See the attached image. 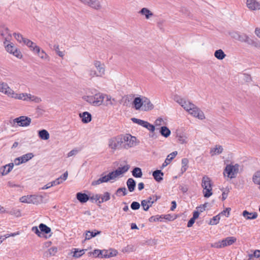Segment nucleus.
<instances>
[{"mask_svg": "<svg viewBox=\"0 0 260 260\" xmlns=\"http://www.w3.org/2000/svg\"><path fill=\"white\" fill-rule=\"evenodd\" d=\"M133 105L136 110L148 111L152 110L154 108L150 100L145 96L135 98L133 102Z\"/></svg>", "mask_w": 260, "mask_h": 260, "instance_id": "obj_2", "label": "nucleus"}, {"mask_svg": "<svg viewBox=\"0 0 260 260\" xmlns=\"http://www.w3.org/2000/svg\"><path fill=\"white\" fill-rule=\"evenodd\" d=\"M100 201H99V204L107 202L110 199V194L108 192H105L103 194L101 195Z\"/></svg>", "mask_w": 260, "mask_h": 260, "instance_id": "obj_40", "label": "nucleus"}, {"mask_svg": "<svg viewBox=\"0 0 260 260\" xmlns=\"http://www.w3.org/2000/svg\"><path fill=\"white\" fill-rule=\"evenodd\" d=\"M14 123H17L20 126H27L31 122V119L26 116H20L13 120Z\"/></svg>", "mask_w": 260, "mask_h": 260, "instance_id": "obj_11", "label": "nucleus"}, {"mask_svg": "<svg viewBox=\"0 0 260 260\" xmlns=\"http://www.w3.org/2000/svg\"><path fill=\"white\" fill-rule=\"evenodd\" d=\"M123 142L124 141L125 144L124 145V147L125 149H128L131 147H133L136 146L139 142H137V138L136 137L133 136L130 134H126L123 135Z\"/></svg>", "mask_w": 260, "mask_h": 260, "instance_id": "obj_8", "label": "nucleus"}, {"mask_svg": "<svg viewBox=\"0 0 260 260\" xmlns=\"http://www.w3.org/2000/svg\"><path fill=\"white\" fill-rule=\"evenodd\" d=\"M109 180L108 174L107 175L103 176L96 180H94L91 182V185L96 186L101 183L108 182Z\"/></svg>", "mask_w": 260, "mask_h": 260, "instance_id": "obj_21", "label": "nucleus"}, {"mask_svg": "<svg viewBox=\"0 0 260 260\" xmlns=\"http://www.w3.org/2000/svg\"><path fill=\"white\" fill-rule=\"evenodd\" d=\"M104 96L105 98H106V106H113L115 104L116 102V100L115 99L112 98V97L110 95L104 94Z\"/></svg>", "mask_w": 260, "mask_h": 260, "instance_id": "obj_32", "label": "nucleus"}, {"mask_svg": "<svg viewBox=\"0 0 260 260\" xmlns=\"http://www.w3.org/2000/svg\"><path fill=\"white\" fill-rule=\"evenodd\" d=\"M30 204H38L42 200L43 197L37 195H30Z\"/></svg>", "mask_w": 260, "mask_h": 260, "instance_id": "obj_31", "label": "nucleus"}, {"mask_svg": "<svg viewBox=\"0 0 260 260\" xmlns=\"http://www.w3.org/2000/svg\"><path fill=\"white\" fill-rule=\"evenodd\" d=\"M132 175L136 178H141L143 175L141 169L138 167L135 168L132 171Z\"/></svg>", "mask_w": 260, "mask_h": 260, "instance_id": "obj_37", "label": "nucleus"}, {"mask_svg": "<svg viewBox=\"0 0 260 260\" xmlns=\"http://www.w3.org/2000/svg\"><path fill=\"white\" fill-rule=\"evenodd\" d=\"M34 53H37L38 55L42 59L47 60H49V57L47 55V54L43 50H41V48L39 47V51H38L37 50H36Z\"/></svg>", "mask_w": 260, "mask_h": 260, "instance_id": "obj_29", "label": "nucleus"}, {"mask_svg": "<svg viewBox=\"0 0 260 260\" xmlns=\"http://www.w3.org/2000/svg\"><path fill=\"white\" fill-rule=\"evenodd\" d=\"M57 251V248L56 247H52L45 252L44 255L47 257L54 256Z\"/></svg>", "mask_w": 260, "mask_h": 260, "instance_id": "obj_33", "label": "nucleus"}, {"mask_svg": "<svg viewBox=\"0 0 260 260\" xmlns=\"http://www.w3.org/2000/svg\"><path fill=\"white\" fill-rule=\"evenodd\" d=\"M76 198L81 203H86L89 200V197L86 193L82 192L77 193Z\"/></svg>", "mask_w": 260, "mask_h": 260, "instance_id": "obj_22", "label": "nucleus"}, {"mask_svg": "<svg viewBox=\"0 0 260 260\" xmlns=\"http://www.w3.org/2000/svg\"><path fill=\"white\" fill-rule=\"evenodd\" d=\"M152 176L157 182H159L163 180L164 173L161 170H157L152 173Z\"/></svg>", "mask_w": 260, "mask_h": 260, "instance_id": "obj_26", "label": "nucleus"}, {"mask_svg": "<svg viewBox=\"0 0 260 260\" xmlns=\"http://www.w3.org/2000/svg\"><path fill=\"white\" fill-rule=\"evenodd\" d=\"M93 64L97 70L96 72L98 73V75L100 76V77H102L105 74V72L104 64L101 63L100 61L95 60L93 62Z\"/></svg>", "mask_w": 260, "mask_h": 260, "instance_id": "obj_14", "label": "nucleus"}, {"mask_svg": "<svg viewBox=\"0 0 260 260\" xmlns=\"http://www.w3.org/2000/svg\"><path fill=\"white\" fill-rule=\"evenodd\" d=\"M88 73H89V75L91 77H100V76H99L98 75V73H97L96 71L93 70H89L88 71Z\"/></svg>", "mask_w": 260, "mask_h": 260, "instance_id": "obj_62", "label": "nucleus"}, {"mask_svg": "<svg viewBox=\"0 0 260 260\" xmlns=\"http://www.w3.org/2000/svg\"><path fill=\"white\" fill-rule=\"evenodd\" d=\"M236 240V238L234 237H228L222 240L212 243L211 247L216 248H222L232 245Z\"/></svg>", "mask_w": 260, "mask_h": 260, "instance_id": "obj_6", "label": "nucleus"}, {"mask_svg": "<svg viewBox=\"0 0 260 260\" xmlns=\"http://www.w3.org/2000/svg\"><path fill=\"white\" fill-rule=\"evenodd\" d=\"M14 163H10L0 168V173L3 176L8 174L13 169Z\"/></svg>", "mask_w": 260, "mask_h": 260, "instance_id": "obj_17", "label": "nucleus"}, {"mask_svg": "<svg viewBox=\"0 0 260 260\" xmlns=\"http://www.w3.org/2000/svg\"><path fill=\"white\" fill-rule=\"evenodd\" d=\"M105 99L104 94L102 93L95 94L94 95V106H100L102 105Z\"/></svg>", "mask_w": 260, "mask_h": 260, "instance_id": "obj_19", "label": "nucleus"}, {"mask_svg": "<svg viewBox=\"0 0 260 260\" xmlns=\"http://www.w3.org/2000/svg\"><path fill=\"white\" fill-rule=\"evenodd\" d=\"M153 205V202L146 201L142 200L141 201V206L144 211H148L149 208Z\"/></svg>", "mask_w": 260, "mask_h": 260, "instance_id": "obj_39", "label": "nucleus"}, {"mask_svg": "<svg viewBox=\"0 0 260 260\" xmlns=\"http://www.w3.org/2000/svg\"><path fill=\"white\" fill-rule=\"evenodd\" d=\"M39 228L42 233L46 234L50 233L51 231V229L44 223H40Z\"/></svg>", "mask_w": 260, "mask_h": 260, "instance_id": "obj_35", "label": "nucleus"}, {"mask_svg": "<svg viewBox=\"0 0 260 260\" xmlns=\"http://www.w3.org/2000/svg\"><path fill=\"white\" fill-rule=\"evenodd\" d=\"M24 44L34 52H35L36 50H37L38 51H39V47L29 39H26Z\"/></svg>", "mask_w": 260, "mask_h": 260, "instance_id": "obj_23", "label": "nucleus"}, {"mask_svg": "<svg viewBox=\"0 0 260 260\" xmlns=\"http://www.w3.org/2000/svg\"><path fill=\"white\" fill-rule=\"evenodd\" d=\"M220 220V215H217L214 216L210 222V224L215 225L217 224Z\"/></svg>", "mask_w": 260, "mask_h": 260, "instance_id": "obj_51", "label": "nucleus"}, {"mask_svg": "<svg viewBox=\"0 0 260 260\" xmlns=\"http://www.w3.org/2000/svg\"><path fill=\"white\" fill-rule=\"evenodd\" d=\"M14 90L4 82H0V92L11 98Z\"/></svg>", "mask_w": 260, "mask_h": 260, "instance_id": "obj_12", "label": "nucleus"}, {"mask_svg": "<svg viewBox=\"0 0 260 260\" xmlns=\"http://www.w3.org/2000/svg\"><path fill=\"white\" fill-rule=\"evenodd\" d=\"M250 38L246 34H241L239 35L238 41L241 42H245L248 44Z\"/></svg>", "mask_w": 260, "mask_h": 260, "instance_id": "obj_41", "label": "nucleus"}, {"mask_svg": "<svg viewBox=\"0 0 260 260\" xmlns=\"http://www.w3.org/2000/svg\"><path fill=\"white\" fill-rule=\"evenodd\" d=\"M19 201L21 203L30 204V195L22 196L20 198Z\"/></svg>", "mask_w": 260, "mask_h": 260, "instance_id": "obj_48", "label": "nucleus"}, {"mask_svg": "<svg viewBox=\"0 0 260 260\" xmlns=\"http://www.w3.org/2000/svg\"><path fill=\"white\" fill-rule=\"evenodd\" d=\"M123 135H118L108 140V146L111 149L115 150L123 143Z\"/></svg>", "mask_w": 260, "mask_h": 260, "instance_id": "obj_7", "label": "nucleus"}, {"mask_svg": "<svg viewBox=\"0 0 260 260\" xmlns=\"http://www.w3.org/2000/svg\"><path fill=\"white\" fill-rule=\"evenodd\" d=\"M94 95H88L83 97V99L87 102L88 103L93 105L94 106Z\"/></svg>", "mask_w": 260, "mask_h": 260, "instance_id": "obj_56", "label": "nucleus"}, {"mask_svg": "<svg viewBox=\"0 0 260 260\" xmlns=\"http://www.w3.org/2000/svg\"><path fill=\"white\" fill-rule=\"evenodd\" d=\"M202 186L203 188L204 196L209 198L212 194L211 180L209 177L204 176L202 180Z\"/></svg>", "mask_w": 260, "mask_h": 260, "instance_id": "obj_5", "label": "nucleus"}, {"mask_svg": "<svg viewBox=\"0 0 260 260\" xmlns=\"http://www.w3.org/2000/svg\"><path fill=\"white\" fill-rule=\"evenodd\" d=\"M177 151H175L169 154L167 156L166 159H165L164 162L162 164V166L161 167V169L164 168L167 166H168L171 161L176 157L177 155Z\"/></svg>", "mask_w": 260, "mask_h": 260, "instance_id": "obj_18", "label": "nucleus"}, {"mask_svg": "<svg viewBox=\"0 0 260 260\" xmlns=\"http://www.w3.org/2000/svg\"><path fill=\"white\" fill-rule=\"evenodd\" d=\"M33 157L34 154L32 153H28L20 156V158L21 159V162L24 163L31 159Z\"/></svg>", "mask_w": 260, "mask_h": 260, "instance_id": "obj_38", "label": "nucleus"}, {"mask_svg": "<svg viewBox=\"0 0 260 260\" xmlns=\"http://www.w3.org/2000/svg\"><path fill=\"white\" fill-rule=\"evenodd\" d=\"M100 232L97 231L96 232L87 231L85 235V240H89L92 237H95L98 234H100Z\"/></svg>", "mask_w": 260, "mask_h": 260, "instance_id": "obj_43", "label": "nucleus"}, {"mask_svg": "<svg viewBox=\"0 0 260 260\" xmlns=\"http://www.w3.org/2000/svg\"><path fill=\"white\" fill-rule=\"evenodd\" d=\"M131 120L135 123H137L142 126H143L145 121L136 118H132Z\"/></svg>", "mask_w": 260, "mask_h": 260, "instance_id": "obj_54", "label": "nucleus"}, {"mask_svg": "<svg viewBox=\"0 0 260 260\" xmlns=\"http://www.w3.org/2000/svg\"><path fill=\"white\" fill-rule=\"evenodd\" d=\"M13 35L16 40L20 43H24L25 40H26V38H23L20 34L14 33Z\"/></svg>", "mask_w": 260, "mask_h": 260, "instance_id": "obj_44", "label": "nucleus"}, {"mask_svg": "<svg viewBox=\"0 0 260 260\" xmlns=\"http://www.w3.org/2000/svg\"><path fill=\"white\" fill-rule=\"evenodd\" d=\"M6 50L10 54H13L18 58H21L22 54L20 51L10 41L4 44Z\"/></svg>", "mask_w": 260, "mask_h": 260, "instance_id": "obj_9", "label": "nucleus"}, {"mask_svg": "<svg viewBox=\"0 0 260 260\" xmlns=\"http://www.w3.org/2000/svg\"><path fill=\"white\" fill-rule=\"evenodd\" d=\"M178 141L181 144H184L187 143V138L185 136H180L178 137Z\"/></svg>", "mask_w": 260, "mask_h": 260, "instance_id": "obj_64", "label": "nucleus"}, {"mask_svg": "<svg viewBox=\"0 0 260 260\" xmlns=\"http://www.w3.org/2000/svg\"><path fill=\"white\" fill-rule=\"evenodd\" d=\"M80 117L82 118V121L84 123H87L91 120V115L88 112L80 113Z\"/></svg>", "mask_w": 260, "mask_h": 260, "instance_id": "obj_25", "label": "nucleus"}, {"mask_svg": "<svg viewBox=\"0 0 260 260\" xmlns=\"http://www.w3.org/2000/svg\"><path fill=\"white\" fill-rule=\"evenodd\" d=\"M143 127L147 128L151 133H153L155 129V125L150 124L149 122L146 121H145Z\"/></svg>", "mask_w": 260, "mask_h": 260, "instance_id": "obj_42", "label": "nucleus"}, {"mask_svg": "<svg viewBox=\"0 0 260 260\" xmlns=\"http://www.w3.org/2000/svg\"><path fill=\"white\" fill-rule=\"evenodd\" d=\"M182 162V168L181 170L183 172H185L187 170V164L188 162V159L187 158H183L181 160Z\"/></svg>", "mask_w": 260, "mask_h": 260, "instance_id": "obj_49", "label": "nucleus"}, {"mask_svg": "<svg viewBox=\"0 0 260 260\" xmlns=\"http://www.w3.org/2000/svg\"><path fill=\"white\" fill-rule=\"evenodd\" d=\"M175 101L190 115L200 120L205 119L203 112L193 103L179 96H176Z\"/></svg>", "mask_w": 260, "mask_h": 260, "instance_id": "obj_1", "label": "nucleus"}, {"mask_svg": "<svg viewBox=\"0 0 260 260\" xmlns=\"http://www.w3.org/2000/svg\"><path fill=\"white\" fill-rule=\"evenodd\" d=\"M246 4L251 11L260 10V2L257 0H246Z\"/></svg>", "mask_w": 260, "mask_h": 260, "instance_id": "obj_13", "label": "nucleus"}, {"mask_svg": "<svg viewBox=\"0 0 260 260\" xmlns=\"http://www.w3.org/2000/svg\"><path fill=\"white\" fill-rule=\"evenodd\" d=\"M84 253V249H82L80 250H76L74 252L73 256L78 258L83 255Z\"/></svg>", "mask_w": 260, "mask_h": 260, "instance_id": "obj_53", "label": "nucleus"}, {"mask_svg": "<svg viewBox=\"0 0 260 260\" xmlns=\"http://www.w3.org/2000/svg\"><path fill=\"white\" fill-rule=\"evenodd\" d=\"M223 148L221 146H216L210 150V153L212 156L218 155L222 153Z\"/></svg>", "mask_w": 260, "mask_h": 260, "instance_id": "obj_27", "label": "nucleus"}, {"mask_svg": "<svg viewBox=\"0 0 260 260\" xmlns=\"http://www.w3.org/2000/svg\"><path fill=\"white\" fill-rule=\"evenodd\" d=\"M101 199V194H96L95 195L92 196L91 197H89V199H90L91 201H95V202L98 201L99 202V201H100Z\"/></svg>", "mask_w": 260, "mask_h": 260, "instance_id": "obj_61", "label": "nucleus"}, {"mask_svg": "<svg viewBox=\"0 0 260 260\" xmlns=\"http://www.w3.org/2000/svg\"><path fill=\"white\" fill-rule=\"evenodd\" d=\"M86 5L95 10H99L102 8V5L99 0H87Z\"/></svg>", "mask_w": 260, "mask_h": 260, "instance_id": "obj_16", "label": "nucleus"}, {"mask_svg": "<svg viewBox=\"0 0 260 260\" xmlns=\"http://www.w3.org/2000/svg\"><path fill=\"white\" fill-rule=\"evenodd\" d=\"M0 37L4 39V44L9 42L12 39V35L9 28L5 25H0Z\"/></svg>", "mask_w": 260, "mask_h": 260, "instance_id": "obj_10", "label": "nucleus"}, {"mask_svg": "<svg viewBox=\"0 0 260 260\" xmlns=\"http://www.w3.org/2000/svg\"><path fill=\"white\" fill-rule=\"evenodd\" d=\"M248 259H251L253 257L259 258L260 259V250H256L254 251L253 253L248 255Z\"/></svg>", "mask_w": 260, "mask_h": 260, "instance_id": "obj_47", "label": "nucleus"}, {"mask_svg": "<svg viewBox=\"0 0 260 260\" xmlns=\"http://www.w3.org/2000/svg\"><path fill=\"white\" fill-rule=\"evenodd\" d=\"M53 48H54V50L55 51V52H56V53L57 54V55L61 57H63L64 54L63 52L62 51H60L59 50V45H54V46H53Z\"/></svg>", "mask_w": 260, "mask_h": 260, "instance_id": "obj_55", "label": "nucleus"}, {"mask_svg": "<svg viewBox=\"0 0 260 260\" xmlns=\"http://www.w3.org/2000/svg\"><path fill=\"white\" fill-rule=\"evenodd\" d=\"M139 13L144 16L146 19H149L153 16V13L147 8L141 9Z\"/></svg>", "mask_w": 260, "mask_h": 260, "instance_id": "obj_20", "label": "nucleus"}, {"mask_svg": "<svg viewBox=\"0 0 260 260\" xmlns=\"http://www.w3.org/2000/svg\"><path fill=\"white\" fill-rule=\"evenodd\" d=\"M166 123H165L164 119L161 117H159L155 120L154 125H155L156 126H159L161 125H164Z\"/></svg>", "mask_w": 260, "mask_h": 260, "instance_id": "obj_52", "label": "nucleus"}, {"mask_svg": "<svg viewBox=\"0 0 260 260\" xmlns=\"http://www.w3.org/2000/svg\"><path fill=\"white\" fill-rule=\"evenodd\" d=\"M102 253V250L99 249H95L91 254H92V255L95 257H101V253Z\"/></svg>", "mask_w": 260, "mask_h": 260, "instance_id": "obj_60", "label": "nucleus"}, {"mask_svg": "<svg viewBox=\"0 0 260 260\" xmlns=\"http://www.w3.org/2000/svg\"><path fill=\"white\" fill-rule=\"evenodd\" d=\"M11 98L15 100H22L25 102H32L36 103H39L41 102L40 98L27 93H16L14 91L12 95Z\"/></svg>", "mask_w": 260, "mask_h": 260, "instance_id": "obj_3", "label": "nucleus"}, {"mask_svg": "<svg viewBox=\"0 0 260 260\" xmlns=\"http://www.w3.org/2000/svg\"><path fill=\"white\" fill-rule=\"evenodd\" d=\"M119 172L115 170L114 171H112L108 174L109 180H114L117 177L120 176Z\"/></svg>", "mask_w": 260, "mask_h": 260, "instance_id": "obj_46", "label": "nucleus"}, {"mask_svg": "<svg viewBox=\"0 0 260 260\" xmlns=\"http://www.w3.org/2000/svg\"><path fill=\"white\" fill-rule=\"evenodd\" d=\"M207 207V204H204L203 205H200V206L198 207L197 208V210L199 212H203L205 210V209Z\"/></svg>", "mask_w": 260, "mask_h": 260, "instance_id": "obj_63", "label": "nucleus"}, {"mask_svg": "<svg viewBox=\"0 0 260 260\" xmlns=\"http://www.w3.org/2000/svg\"><path fill=\"white\" fill-rule=\"evenodd\" d=\"M101 258H109L116 256L118 253L117 250L112 249L102 250Z\"/></svg>", "mask_w": 260, "mask_h": 260, "instance_id": "obj_15", "label": "nucleus"}, {"mask_svg": "<svg viewBox=\"0 0 260 260\" xmlns=\"http://www.w3.org/2000/svg\"><path fill=\"white\" fill-rule=\"evenodd\" d=\"M243 216L247 220L254 219L257 217L256 212H249L247 210H244L242 213Z\"/></svg>", "mask_w": 260, "mask_h": 260, "instance_id": "obj_24", "label": "nucleus"}, {"mask_svg": "<svg viewBox=\"0 0 260 260\" xmlns=\"http://www.w3.org/2000/svg\"><path fill=\"white\" fill-rule=\"evenodd\" d=\"M239 167L238 164L227 165L223 171L224 176L230 179L236 178L239 172Z\"/></svg>", "mask_w": 260, "mask_h": 260, "instance_id": "obj_4", "label": "nucleus"}, {"mask_svg": "<svg viewBox=\"0 0 260 260\" xmlns=\"http://www.w3.org/2000/svg\"><path fill=\"white\" fill-rule=\"evenodd\" d=\"M39 137L42 140H47L49 139V134L46 129H42L39 131Z\"/></svg>", "mask_w": 260, "mask_h": 260, "instance_id": "obj_30", "label": "nucleus"}, {"mask_svg": "<svg viewBox=\"0 0 260 260\" xmlns=\"http://www.w3.org/2000/svg\"><path fill=\"white\" fill-rule=\"evenodd\" d=\"M249 45H252L257 48H260V44L258 41H254L250 39L249 42L248 43Z\"/></svg>", "mask_w": 260, "mask_h": 260, "instance_id": "obj_57", "label": "nucleus"}, {"mask_svg": "<svg viewBox=\"0 0 260 260\" xmlns=\"http://www.w3.org/2000/svg\"><path fill=\"white\" fill-rule=\"evenodd\" d=\"M122 192V196H124L125 195H126L127 194V191H126V189L125 187H121V188H119L118 189H117V190H116V194L118 196H121L120 194V193Z\"/></svg>", "mask_w": 260, "mask_h": 260, "instance_id": "obj_50", "label": "nucleus"}, {"mask_svg": "<svg viewBox=\"0 0 260 260\" xmlns=\"http://www.w3.org/2000/svg\"><path fill=\"white\" fill-rule=\"evenodd\" d=\"M126 184L130 192H133L136 187V182L133 178H129L127 180Z\"/></svg>", "mask_w": 260, "mask_h": 260, "instance_id": "obj_28", "label": "nucleus"}, {"mask_svg": "<svg viewBox=\"0 0 260 260\" xmlns=\"http://www.w3.org/2000/svg\"><path fill=\"white\" fill-rule=\"evenodd\" d=\"M160 134L165 138H168L171 135L170 130L166 126H163L160 129Z\"/></svg>", "mask_w": 260, "mask_h": 260, "instance_id": "obj_34", "label": "nucleus"}, {"mask_svg": "<svg viewBox=\"0 0 260 260\" xmlns=\"http://www.w3.org/2000/svg\"><path fill=\"white\" fill-rule=\"evenodd\" d=\"M214 56L218 59L222 60L223 58H224L226 55L225 54L222 50L218 49L215 51Z\"/></svg>", "mask_w": 260, "mask_h": 260, "instance_id": "obj_36", "label": "nucleus"}, {"mask_svg": "<svg viewBox=\"0 0 260 260\" xmlns=\"http://www.w3.org/2000/svg\"><path fill=\"white\" fill-rule=\"evenodd\" d=\"M31 231L34 232L38 237H42V233L40 229L37 226H33L31 228Z\"/></svg>", "mask_w": 260, "mask_h": 260, "instance_id": "obj_58", "label": "nucleus"}, {"mask_svg": "<svg viewBox=\"0 0 260 260\" xmlns=\"http://www.w3.org/2000/svg\"><path fill=\"white\" fill-rule=\"evenodd\" d=\"M140 205L137 202H133L131 205V208L134 210H138L140 208Z\"/></svg>", "mask_w": 260, "mask_h": 260, "instance_id": "obj_59", "label": "nucleus"}, {"mask_svg": "<svg viewBox=\"0 0 260 260\" xmlns=\"http://www.w3.org/2000/svg\"><path fill=\"white\" fill-rule=\"evenodd\" d=\"M129 169V165H125L124 166L122 167H119L117 170V172H118L119 173V175H121L125 172H126Z\"/></svg>", "mask_w": 260, "mask_h": 260, "instance_id": "obj_45", "label": "nucleus"}]
</instances>
